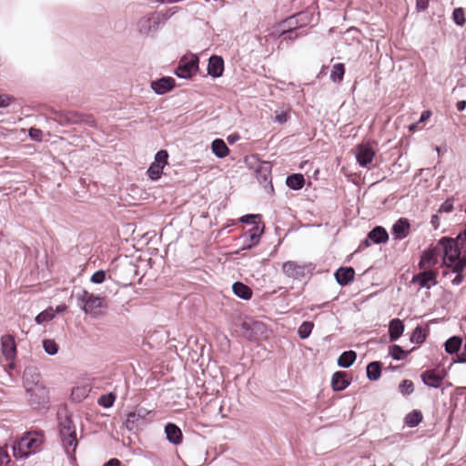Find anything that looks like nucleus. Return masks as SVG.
I'll list each match as a JSON object with an SVG mask.
<instances>
[{
  "label": "nucleus",
  "mask_w": 466,
  "mask_h": 466,
  "mask_svg": "<svg viewBox=\"0 0 466 466\" xmlns=\"http://www.w3.org/2000/svg\"><path fill=\"white\" fill-rule=\"evenodd\" d=\"M439 245L443 251V263L454 271H462L466 259L461 257V253L466 252V228L456 238H442Z\"/></svg>",
  "instance_id": "nucleus-1"
},
{
  "label": "nucleus",
  "mask_w": 466,
  "mask_h": 466,
  "mask_svg": "<svg viewBox=\"0 0 466 466\" xmlns=\"http://www.w3.org/2000/svg\"><path fill=\"white\" fill-rule=\"evenodd\" d=\"M44 437L37 432H27L13 446L14 457L25 459L41 451Z\"/></svg>",
  "instance_id": "nucleus-2"
},
{
  "label": "nucleus",
  "mask_w": 466,
  "mask_h": 466,
  "mask_svg": "<svg viewBox=\"0 0 466 466\" xmlns=\"http://www.w3.org/2000/svg\"><path fill=\"white\" fill-rule=\"evenodd\" d=\"M59 435L65 451L72 456L78 445L76 425L71 417L59 418Z\"/></svg>",
  "instance_id": "nucleus-3"
},
{
  "label": "nucleus",
  "mask_w": 466,
  "mask_h": 466,
  "mask_svg": "<svg viewBox=\"0 0 466 466\" xmlns=\"http://www.w3.org/2000/svg\"><path fill=\"white\" fill-rule=\"evenodd\" d=\"M77 304L79 308L86 313L96 315L98 309L106 307L104 299L100 296L82 290L76 295Z\"/></svg>",
  "instance_id": "nucleus-4"
},
{
  "label": "nucleus",
  "mask_w": 466,
  "mask_h": 466,
  "mask_svg": "<svg viewBox=\"0 0 466 466\" xmlns=\"http://www.w3.org/2000/svg\"><path fill=\"white\" fill-rule=\"evenodd\" d=\"M25 389L27 394V400L34 409L46 406L49 400L48 390L43 384L32 387L26 386Z\"/></svg>",
  "instance_id": "nucleus-5"
},
{
  "label": "nucleus",
  "mask_w": 466,
  "mask_h": 466,
  "mask_svg": "<svg viewBox=\"0 0 466 466\" xmlns=\"http://www.w3.org/2000/svg\"><path fill=\"white\" fill-rule=\"evenodd\" d=\"M198 69V57L191 55L184 56L179 61V64L175 71L177 77L183 79L191 78Z\"/></svg>",
  "instance_id": "nucleus-6"
},
{
  "label": "nucleus",
  "mask_w": 466,
  "mask_h": 466,
  "mask_svg": "<svg viewBox=\"0 0 466 466\" xmlns=\"http://www.w3.org/2000/svg\"><path fill=\"white\" fill-rule=\"evenodd\" d=\"M151 411L144 407H137L127 414L125 425L128 431H135L147 423Z\"/></svg>",
  "instance_id": "nucleus-7"
},
{
  "label": "nucleus",
  "mask_w": 466,
  "mask_h": 466,
  "mask_svg": "<svg viewBox=\"0 0 466 466\" xmlns=\"http://www.w3.org/2000/svg\"><path fill=\"white\" fill-rule=\"evenodd\" d=\"M244 336L249 340H258L267 332L266 325L258 320L244 321L241 325Z\"/></svg>",
  "instance_id": "nucleus-8"
},
{
  "label": "nucleus",
  "mask_w": 466,
  "mask_h": 466,
  "mask_svg": "<svg viewBox=\"0 0 466 466\" xmlns=\"http://www.w3.org/2000/svg\"><path fill=\"white\" fill-rule=\"evenodd\" d=\"M168 154L166 150H159L156 156L154 162L149 166L147 169L148 177L152 180H157L167 164Z\"/></svg>",
  "instance_id": "nucleus-9"
},
{
  "label": "nucleus",
  "mask_w": 466,
  "mask_h": 466,
  "mask_svg": "<svg viewBox=\"0 0 466 466\" xmlns=\"http://www.w3.org/2000/svg\"><path fill=\"white\" fill-rule=\"evenodd\" d=\"M159 23L154 13L141 17L137 24V31L142 35H149L158 30Z\"/></svg>",
  "instance_id": "nucleus-10"
},
{
  "label": "nucleus",
  "mask_w": 466,
  "mask_h": 466,
  "mask_svg": "<svg viewBox=\"0 0 466 466\" xmlns=\"http://www.w3.org/2000/svg\"><path fill=\"white\" fill-rule=\"evenodd\" d=\"M374 157L375 151L370 144L362 143L357 146L355 149V157L357 163L361 167H368V166L372 162Z\"/></svg>",
  "instance_id": "nucleus-11"
},
{
  "label": "nucleus",
  "mask_w": 466,
  "mask_h": 466,
  "mask_svg": "<svg viewBox=\"0 0 466 466\" xmlns=\"http://www.w3.org/2000/svg\"><path fill=\"white\" fill-rule=\"evenodd\" d=\"M436 272L424 269L422 272L413 276L412 282L418 284L420 288L430 289L436 285Z\"/></svg>",
  "instance_id": "nucleus-12"
},
{
  "label": "nucleus",
  "mask_w": 466,
  "mask_h": 466,
  "mask_svg": "<svg viewBox=\"0 0 466 466\" xmlns=\"http://www.w3.org/2000/svg\"><path fill=\"white\" fill-rule=\"evenodd\" d=\"M2 353L6 360H15L16 345L13 336L5 335L1 338Z\"/></svg>",
  "instance_id": "nucleus-13"
},
{
  "label": "nucleus",
  "mask_w": 466,
  "mask_h": 466,
  "mask_svg": "<svg viewBox=\"0 0 466 466\" xmlns=\"http://www.w3.org/2000/svg\"><path fill=\"white\" fill-rule=\"evenodd\" d=\"M175 86V79L171 76H164L151 82V88L157 95H164Z\"/></svg>",
  "instance_id": "nucleus-14"
},
{
  "label": "nucleus",
  "mask_w": 466,
  "mask_h": 466,
  "mask_svg": "<svg viewBox=\"0 0 466 466\" xmlns=\"http://www.w3.org/2000/svg\"><path fill=\"white\" fill-rule=\"evenodd\" d=\"M224 71V60L221 56H212L208 59V74L213 78L222 76Z\"/></svg>",
  "instance_id": "nucleus-15"
},
{
  "label": "nucleus",
  "mask_w": 466,
  "mask_h": 466,
  "mask_svg": "<svg viewBox=\"0 0 466 466\" xmlns=\"http://www.w3.org/2000/svg\"><path fill=\"white\" fill-rule=\"evenodd\" d=\"M24 387L26 388L42 384L40 382V373L35 366H28L25 369L23 374Z\"/></svg>",
  "instance_id": "nucleus-16"
},
{
  "label": "nucleus",
  "mask_w": 466,
  "mask_h": 466,
  "mask_svg": "<svg viewBox=\"0 0 466 466\" xmlns=\"http://www.w3.org/2000/svg\"><path fill=\"white\" fill-rule=\"evenodd\" d=\"M283 272L292 279H300L305 275V267L294 261H287L282 265Z\"/></svg>",
  "instance_id": "nucleus-17"
},
{
  "label": "nucleus",
  "mask_w": 466,
  "mask_h": 466,
  "mask_svg": "<svg viewBox=\"0 0 466 466\" xmlns=\"http://www.w3.org/2000/svg\"><path fill=\"white\" fill-rule=\"evenodd\" d=\"M410 231V223L406 218H400L392 227L391 234L395 239L405 238Z\"/></svg>",
  "instance_id": "nucleus-18"
},
{
  "label": "nucleus",
  "mask_w": 466,
  "mask_h": 466,
  "mask_svg": "<svg viewBox=\"0 0 466 466\" xmlns=\"http://www.w3.org/2000/svg\"><path fill=\"white\" fill-rule=\"evenodd\" d=\"M165 432L167 435V440L170 443L178 445L182 442V431L176 424L167 423L165 427Z\"/></svg>",
  "instance_id": "nucleus-19"
},
{
  "label": "nucleus",
  "mask_w": 466,
  "mask_h": 466,
  "mask_svg": "<svg viewBox=\"0 0 466 466\" xmlns=\"http://www.w3.org/2000/svg\"><path fill=\"white\" fill-rule=\"evenodd\" d=\"M354 276H355V271L350 267H348V268L341 267L339 269H337V271L335 272V279H336L337 282L341 286H345V285L349 284L350 282H351L354 279Z\"/></svg>",
  "instance_id": "nucleus-20"
},
{
  "label": "nucleus",
  "mask_w": 466,
  "mask_h": 466,
  "mask_svg": "<svg viewBox=\"0 0 466 466\" xmlns=\"http://www.w3.org/2000/svg\"><path fill=\"white\" fill-rule=\"evenodd\" d=\"M423 383L431 388H440L442 382V377L434 370H427L421 374Z\"/></svg>",
  "instance_id": "nucleus-21"
},
{
  "label": "nucleus",
  "mask_w": 466,
  "mask_h": 466,
  "mask_svg": "<svg viewBox=\"0 0 466 466\" xmlns=\"http://www.w3.org/2000/svg\"><path fill=\"white\" fill-rule=\"evenodd\" d=\"M350 385V381L347 380V374L342 371H337L332 375L331 386L336 391L345 390Z\"/></svg>",
  "instance_id": "nucleus-22"
},
{
  "label": "nucleus",
  "mask_w": 466,
  "mask_h": 466,
  "mask_svg": "<svg viewBox=\"0 0 466 466\" xmlns=\"http://www.w3.org/2000/svg\"><path fill=\"white\" fill-rule=\"evenodd\" d=\"M368 238L373 243L380 244L387 242L389 235L384 228L378 226L370 231Z\"/></svg>",
  "instance_id": "nucleus-23"
},
{
  "label": "nucleus",
  "mask_w": 466,
  "mask_h": 466,
  "mask_svg": "<svg viewBox=\"0 0 466 466\" xmlns=\"http://www.w3.org/2000/svg\"><path fill=\"white\" fill-rule=\"evenodd\" d=\"M404 331V325L400 319H393L390 322L389 333L391 341L398 339Z\"/></svg>",
  "instance_id": "nucleus-24"
},
{
  "label": "nucleus",
  "mask_w": 466,
  "mask_h": 466,
  "mask_svg": "<svg viewBox=\"0 0 466 466\" xmlns=\"http://www.w3.org/2000/svg\"><path fill=\"white\" fill-rule=\"evenodd\" d=\"M211 150H212V153L217 157H219V158L226 157L229 154L228 147H227L224 140H222L220 138H217L211 143Z\"/></svg>",
  "instance_id": "nucleus-25"
},
{
  "label": "nucleus",
  "mask_w": 466,
  "mask_h": 466,
  "mask_svg": "<svg viewBox=\"0 0 466 466\" xmlns=\"http://www.w3.org/2000/svg\"><path fill=\"white\" fill-rule=\"evenodd\" d=\"M232 289L237 297L245 300L249 299L252 296L251 289L242 282H235L232 286Z\"/></svg>",
  "instance_id": "nucleus-26"
},
{
  "label": "nucleus",
  "mask_w": 466,
  "mask_h": 466,
  "mask_svg": "<svg viewBox=\"0 0 466 466\" xmlns=\"http://www.w3.org/2000/svg\"><path fill=\"white\" fill-rule=\"evenodd\" d=\"M305 179L301 174H292L286 179L287 186L294 190H299L303 187Z\"/></svg>",
  "instance_id": "nucleus-27"
},
{
  "label": "nucleus",
  "mask_w": 466,
  "mask_h": 466,
  "mask_svg": "<svg viewBox=\"0 0 466 466\" xmlns=\"http://www.w3.org/2000/svg\"><path fill=\"white\" fill-rule=\"evenodd\" d=\"M56 317V311L52 307L47 308L46 309L40 312L35 318V321L38 325H44L46 322L51 321Z\"/></svg>",
  "instance_id": "nucleus-28"
},
{
  "label": "nucleus",
  "mask_w": 466,
  "mask_h": 466,
  "mask_svg": "<svg viewBox=\"0 0 466 466\" xmlns=\"http://www.w3.org/2000/svg\"><path fill=\"white\" fill-rule=\"evenodd\" d=\"M355 360H356L355 351H352V350L345 351L339 357L338 364H339V366H340L342 368H349L353 364Z\"/></svg>",
  "instance_id": "nucleus-29"
},
{
  "label": "nucleus",
  "mask_w": 466,
  "mask_h": 466,
  "mask_svg": "<svg viewBox=\"0 0 466 466\" xmlns=\"http://www.w3.org/2000/svg\"><path fill=\"white\" fill-rule=\"evenodd\" d=\"M367 377L370 380H377L380 377L381 369H380V363L378 361L370 362L367 366Z\"/></svg>",
  "instance_id": "nucleus-30"
},
{
  "label": "nucleus",
  "mask_w": 466,
  "mask_h": 466,
  "mask_svg": "<svg viewBox=\"0 0 466 466\" xmlns=\"http://www.w3.org/2000/svg\"><path fill=\"white\" fill-rule=\"evenodd\" d=\"M437 263V258L432 251L424 252L421 256L420 261L419 263V267L421 269H426L427 268L433 266Z\"/></svg>",
  "instance_id": "nucleus-31"
},
{
  "label": "nucleus",
  "mask_w": 466,
  "mask_h": 466,
  "mask_svg": "<svg viewBox=\"0 0 466 466\" xmlns=\"http://www.w3.org/2000/svg\"><path fill=\"white\" fill-rule=\"evenodd\" d=\"M344 74H345L344 65L341 63H338L332 66L329 77L333 82L339 83L343 80Z\"/></svg>",
  "instance_id": "nucleus-32"
},
{
  "label": "nucleus",
  "mask_w": 466,
  "mask_h": 466,
  "mask_svg": "<svg viewBox=\"0 0 466 466\" xmlns=\"http://www.w3.org/2000/svg\"><path fill=\"white\" fill-rule=\"evenodd\" d=\"M90 389L87 386H76L72 389L71 398L73 400L79 402L87 397Z\"/></svg>",
  "instance_id": "nucleus-33"
},
{
  "label": "nucleus",
  "mask_w": 466,
  "mask_h": 466,
  "mask_svg": "<svg viewBox=\"0 0 466 466\" xmlns=\"http://www.w3.org/2000/svg\"><path fill=\"white\" fill-rule=\"evenodd\" d=\"M177 6H173L171 8L167 9L164 12H155V15L159 25H164L169 18H171L177 11Z\"/></svg>",
  "instance_id": "nucleus-34"
},
{
  "label": "nucleus",
  "mask_w": 466,
  "mask_h": 466,
  "mask_svg": "<svg viewBox=\"0 0 466 466\" xmlns=\"http://www.w3.org/2000/svg\"><path fill=\"white\" fill-rule=\"evenodd\" d=\"M461 346V339L459 337H451L445 342V350L449 354L458 352Z\"/></svg>",
  "instance_id": "nucleus-35"
},
{
  "label": "nucleus",
  "mask_w": 466,
  "mask_h": 466,
  "mask_svg": "<svg viewBox=\"0 0 466 466\" xmlns=\"http://www.w3.org/2000/svg\"><path fill=\"white\" fill-rule=\"evenodd\" d=\"M422 420V414L420 410H413L405 417V423L409 427H416Z\"/></svg>",
  "instance_id": "nucleus-36"
},
{
  "label": "nucleus",
  "mask_w": 466,
  "mask_h": 466,
  "mask_svg": "<svg viewBox=\"0 0 466 466\" xmlns=\"http://www.w3.org/2000/svg\"><path fill=\"white\" fill-rule=\"evenodd\" d=\"M389 354L390 357L395 360H404L409 352L405 351L399 345H392L389 349Z\"/></svg>",
  "instance_id": "nucleus-37"
},
{
  "label": "nucleus",
  "mask_w": 466,
  "mask_h": 466,
  "mask_svg": "<svg viewBox=\"0 0 466 466\" xmlns=\"http://www.w3.org/2000/svg\"><path fill=\"white\" fill-rule=\"evenodd\" d=\"M314 324L311 321H304L298 329V334L300 339H305L309 337Z\"/></svg>",
  "instance_id": "nucleus-38"
},
{
  "label": "nucleus",
  "mask_w": 466,
  "mask_h": 466,
  "mask_svg": "<svg viewBox=\"0 0 466 466\" xmlns=\"http://www.w3.org/2000/svg\"><path fill=\"white\" fill-rule=\"evenodd\" d=\"M43 348L48 355H56L58 352V345L53 339H44Z\"/></svg>",
  "instance_id": "nucleus-39"
},
{
  "label": "nucleus",
  "mask_w": 466,
  "mask_h": 466,
  "mask_svg": "<svg viewBox=\"0 0 466 466\" xmlns=\"http://www.w3.org/2000/svg\"><path fill=\"white\" fill-rule=\"evenodd\" d=\"M116 400V396L113 393H108L100 396L98 399V404L104 408H110L113 406Z\"/></svg>",
  "instance_id": "nucleus-40"
},
{
  "label": "nucleus",
  "mask_w": 466,
  "mask_h": 466,
  "mask_svg": "<svg viewBox=\"0 0 466 466\" xmlns=\"http://www.w3.org/2000/svg\"><path fill=\"white\" fill-rule=\"evenodd\" d=\"M452 18L456 25L462 26L466 21L464 10L461 7L455 8L452 13Z\"/></svg>",
  "instance_id": "nucleus-41"
},
{
  "label": "nucleus",
  "mask_w": 466,
  "mask_h": 466,
  "mask_svg": "<svg viewBox=\"0 0 466 466\" xmlns=\"http://www.w3.org/2000/svg\"><path fill=\"white\" fill-rule=\"evenodd\" d=\"M400 391L402 395H410L413 392V383L410 380H404L399 386Z\"/></svg>",
  "instance_id": "nucleus-42"
},
{
  "label": "nucleus",
  "mask_w": 466,
  "mask_h": 466,
  "mask_svg": "<svg viewBox=\"0 0 466 466\" xmlns=\"http://www.w3.org/2000/svg\"><path fill=\"white\" fill-rule=\"evenodd\" d=\"M259 236L258 235H255L253 233H245L244 236L242 237L243 239L245 240H248V241H250V244L248 245V246H245L242 248V249H248V248H251L253 246H255L258 240H259Z\"/></svg>",
  "instance_id": "nucleus-43"
},
{
  "label": "nucleus",
  "mask_w": 466,
  "mask_h": 466,
  "mask_svg": "<svg viewBox=\"0 0 466 466\" xmlns=\"http://www.w3.org/2000/svg\"><path fill=\"white\" fill-rule=\"evenodd\" d=\"M260 219V216L259 215H252V214H248V215H245L243 216L241 218H240V221L242 223H245V224H249V225H256L258 223V220Z\"/></svg>",
  "instance_id": "nucleus-44"
},
{
  "label": "nucleus",
  "mask_w": 466,
  "mask_h": 466,
  "mask_svg": "<svg viewBox=\"0 0 466 466\" xmlns=\"http://www.w3.org/2000/svg\"><path fill=\"white\" fill-rule=\"evenodd\" d=\"M424 339H425V336L422 334V330H421L420 327L415 328V329L413 330V332L410 336V340L412 342L421 343Z\"/></svg>",
  "instance_id": "nucleus-45"
},
{
  "label": "nucleus",
  "mask_w": 466,
  "mask_h": 466,
  "mask_svg": "<svg viewBox=\"0 0 466 466\" xmlns=\"http://www.w3.org/2000/svg\"><path fill=\"white\" fill-rule=\"evenodd\" d=\"M289 119L288 111L280 110L275 112L274 121L279 124H284Z\"/></svg>",
  "instance_id": "nucleus-46"
},
{
  "label": "nucleus",
  "mask_w": 466,
  "mask_h": 466,
  "mask_svg": "<svg viewBox=\"0 0 466 466\" xmlns=\"http://www.w3.org/2000/svg\"><path fill=\"white\" fill-rule=\"evenodd\" d=\"M106 279V272L104 270H98L91 276V281L95 284H101Z\"/></svg>",
  "instance_id": "nucleus-47"
},
{
  "label": "nucleus",
  "mask_w": 466,
  "mask_h": 466,
  "mask_svg": "<svg viewBox=\"0 0 466 466\" xmlns=\"http://www.w3.org/2000/svg\"><path fill=\"white\" fill-rule=\"evenodd\" d=\"M452 209H453V200L447 199L441 205V207L439 208V212L450 213L452 211Z\"/></svg>",
  "instance_id": "nucleus-48"
},
{
  "label": "nucleus",
  "mask_w": 466,
  "mask_h": 466,
  "mask_svg": "<svg viewBox=\"0 0 466 466\" xmlns=\"http://www.w3.org/2000/svg\"><path fill=\"white\" fill-rule=\"evenodd\" d=\"M10 461V457L6 450L0 448V466L6 464Z\"/></svg>",
  "instance_id": "nucleus-49"
},
{
  "label": "nucleus",
  "mask_w": 466,
  "mask_h": 466,
  "mask_svg": "<svg viewBox=\"0 0 466 466\" xmlns=\"http://www.w3.org/2000/svg\"><path fill=\"white\" fill-rule=\"evenodd\" d=\"M29 137L34 140H40L42 137V131L37 128H30Z\"/></svg>",
  "instance_id": "nucleus-50"
},
{
  "label": "nucleus",
  "mask_w": 466,
  "mask_h": 466,
  "mask_svg": "<svg viewBox=\"0 0 466 466\" xmlns=\"http://www.w3.org/2000/svg\"><path fill=\"white\" fill-rule=\"evenodd\" d=\"M452 271H453V273H455V274H456V276H455V278L451 280V283H452L453 285L458 286V285H460V284L462 282V279H462V276H461V271H454V268H452Z\"/></svg>",
  "instance_id": "nucleus-51"
},
{
  "label": "nucleus",
  "mask_w": 466,
  "mask_h": 466,
  "mask_svg": "<svg viewBox=\"0 0 466 466\" xmlns=\"http://www.w3.org/2000/svg\"><path fill=\"white\" fill-rule=\"evenodd\" d=\"M11 98L8 96H0V107H6L10 105Z\"/></svg>",
  "instance_id": "nucleus-52"
},
{
  "label": "nucleus",
  "mask_w": 466,
  "mask_h": 466,
  "mask_svg": "<svg viewBox=\"0 0 466 466\" xmlns=\"http://www.w3.org/2000/svg\"><path fill=\"white\" fill-rule=\"evenodd\" d=\"M429 5V0H417L416 5L417 8L420 11H424L427 9Z\"/></svg>",
  "instance_id": "nucleus-53"
},
{
  "label": "nucleus",
  "mask_w": 466,
  "mask_h": 466,
  "mask_svg": "<svg viewBox=\"0 0 466 466\" xmlns=\"http://www.w3.org/2000/svg\"><path fill=\"white\" fill-rule=\"evenodd\" d=\"M248 232L253 233V234L260 237L262 235L263 229L259 227V225L258 223V224L254 225Z\"/></svg>",
  "instance_id": "nucleus-54"
},
{
  "label": "nucleus",
  "mask_w": 466,
  "mask_h": 466,
  "mask_svg": "<svg viewBox=\"0 0 466 466\" xmlns=\"http://www.w3.org/2000/svg\"><path fill=\"white\" fill-rule=\"evenodd\" d=\"M306 15H307V14H305V13H299V14H298L296 15H293V16L289 17L287 20V22L291 25H293L294 21H296V23H297L299 18H302V17H304Z\"/></svg>",
  "instance_id": "nucleus-55"
},
{
  "label": "nucleus",
  "mask_w": 466,
  "mask_h": 466,
  "mask_svg": "<svg viewBox=\"0 0 466 466\" xmlns=\"http://www.w3.org/2000/svg\"><path fill=\"white\" fill-rule=\"evenodd\" d=\"M239 139V136L238 134H231L227 137V140L229 144H234Z\"/></svg>",
  "instance_id": "nucleus-56"
},
{
  "label": "nucleus",
  "mask_w": 466,
  "mask_h": 466,
  "mask_svg": "<svg viewBox=\"0 0 466 466\" xmlns=\"http://www.w3.org/2000/svg\"><path fill=\"white\" fill-rule=\"evenodd\" d=\"M431 115V111H423L418 123H421V122L427 120L428 118H430Z\"/></svg>",
  "instance_id": "nucleus-57"
},
{
  "label": "nucleus",
  "mask_w": 466,
  "mask_h": 466,
  "mask_svg": "<svg viewBox=\"0 0 466 466\" xmlns=\"http://www.w3.org/2000/svg\"><path fill=\"white\" fill-rule=\"evenodd\" d=\"M121 462L117 459L109 460L104 466H120Z\"/></svg>",
  "instance_id": "nucleus-58"
},
{
  "label": "nucleus",
  "mask_w": 466,
  "mask_h": 466,
  "mask_svg": "<svg viewBox=\"0 0 466 466\" xmlns=\"http://www.w3.org/2000/svg\"><path fill=\"white\" fill-rule=\"evenodd\" d=\"M431 223L432 224L434 228H439V216L438 215H433L431 217Z\"/></svg>",
  "instance_id": "nucleus-59"
},
{
  "label": "nucleus",
  "mask_w": 466,
  "mask_h": 466,
  "mask_svg": "<svg viewBox=\"0 0 466 466\" xmlns=\"http://www.w3.org/2000/svg\"><path fill=\"white\" fill-rule=\"evenodd\" d=\"M456 107L459 111H463L466 108V101L461 100L457 102Z\"/></svg>",
  "instance_id": "nucleus-60"
},
{
  "label": "nucleus",
  "mask_w": 466,
  "mask_h": 466,
  "mask_svg": "<svg viewBox=\"0 0 466 466\" xmlns=\"http://www.w3.org/2000/svg\"><path fill=\"white\" fill-rule=\"evenodd\" d=\"M66 309V306L62 304V305H58L54 310L56 311V313H61L63 311H65Z\"/></svg>",
  "instance_id": "nucleus-61"
},
{
  "label": "nucleus",
  "mask_w": 466,
  "mask_h": 466,
  "mask_svg": "<svg viewBox=\"0 0 466 466\" xmlns=\"http://www.w3.org/2000/svg\"><path fill=\"white\" fill-rule=\"evenodd\" d=\"M9 363L7 364V369L8 370H14L15 368V364L14 362V360H8Z\"/></svg>",
  "instance_id": "nucleus-62"
},
{
  "label": "nucleus",
  "mask_w": 466,
  "mask_h": 466,
  "mask_svg": "<svg viewBox=\"0 0 466 466\" xmlns=\"http://www.w3.org/2000/svg\"><path fill=\"white\" fill-rule=\"evenodd\" d=\"M418 124H419V123L411 124V125L409 127L410 130V131H414V130H416V128H417V127H418Z\"/></svg>",
  "instance_id": "nucleus-63"
},
{
  "label": "nucleus",
  "mask_w": 466,
  "mask_h": 466,
  "mask_svg": "<svg viewBox=\"0 0 466 466\" xmlns=\"http://www.w3.org/2000/svg\"><path fill=\"white\" fill-rule=\"evenodd\" d=\"M243 240H244V245H243V247L248 246V245H249V244H250V241H248V240H245V239H243Z\"/></svg>",
  "instance_id": "nucleus-64"
}]
</instances>
